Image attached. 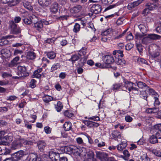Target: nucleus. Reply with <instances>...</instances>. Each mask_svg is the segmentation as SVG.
<instances>
[{
    "label": "nucleus",
    "instance_id": "nucleus-29",
    "mask_svg": "<svg viewBox=\"0 0 161 161\" xmlns=\"http://www.w3.org/2000/svg\"><path fill=\"white\" fill-rule=\"evenodd\" d=\"M58 9V4L56 2L54 3L51 6L50 10L52 12L55 13L57 12Z\"/></svg>",
    "mask_w": 161,
    "mask_h": 161
},
{
    "label": "nucleus",
    "instance_id": "nucleus-25",
    "mask_svg": "<svg viewBox=\"0 0 161 161\" xmlns=\"http://www.w3.org/2000/svg\"><path fill=\"white\" fill-rule=\"evenodd\" d=\"M127 145L126 141L122 142L117 146V148L118 151H122L126 147Z\"/></svg>",
    "mask_w": 161,
    "mask_h": 161
},
{
    "label": "nucleus",
    "instance_id": "nucleus-49",
    "mask_svg": "<svg viewBox=\"0 0 161 161\" xmlns=\"http://www.w3.org/2000/svg\"><path fill=\"white\" fill-rule=\"evenodd\" d=\"M64 115L65 116L69 118H71L73 116V114L70 111L66 110L64 112Z\"/></svg>",
    "mask_w": 161,
    "mask_h": 161
},
{
    "label": "nucleus",
    "instance_id": "nucleus-3",
    "mask_svg": "<svg viewBox=\"0 0 161 161\" xmlns=\"http://www.w3.org/2000/svg\"><path fill=\"white\" fill-rule=\"evenodd\" d=\"M18 75L19 77H15V78L25 77L28 76L29 74L26 71V68L25 66H19L18 67Z\"/></svg>",
    "mask_w": 161,
    "mask_h": 161
},
{
    "label": "nucleus",
    "instance_id": "nucleus-24",
    "mask_svg": "<svg viewBox=\"0 0 161 161\" xmlns=\"http://www.w3.org/2000/svg\"><path fill=\"white\" fill-rule=\"evenodd\" d=\"M94 155L93 152L90 151L88 153L85 161H96V159L94 158Z\"/></svg>",
    "mask_w": 161,
    "mask_h": 161
},
{
    "label": "nucleus",
    "instance_id": "nucleus-39",
    "mask_svg": "<svg viewBox=\"0 0 161 161\" xmlns=\"http://www.w3.org/2000/svg\"><path fill=\"white\" fill-rule=\"evenodd\" d=\"M81 58L79 54H75L73 55L69 60H71L73 63L75 62Z\"/></svg>",
    "mask_w": 161,
    "mask_h": 161
},
{
    "label": "nucleus",
    "instance_id": "nucleus-19",
    "mask_svg": "<svg viewBox=\"0 0 161 161\" xmlns=\"http://www.w3.org/2000/svg\"><path fill=\"white\" fill-rule=\"evenodd\" d=\"M149 89H152L148 87H147V88H146V90L142 92L140 94V97L142 98L147 100V98L148 97V94L147 93V92L149 93V94H151L149 93V91L148 90Z\"/></svg>",
    "mask_w": 161,
    "mask_h": 161
},
{
    "label": "nucleus",
    "instance_id": "nucleus-6",
    "mask_svg": "<svg viewBox=\"0 0 161 161\" xmlns=\"http://www.w3.org/2000/svg\"><path fill=\"white\" fill-rule=\"evenodd\" d=\"M147 8L144 9L143 14H147L149 12V10H152L154 9L157 7L158 6V3L153 4L152 3H147L146 5Z\"/></svg>",
    "mask_w": 161,
    "mask_h": 161
},
{
    "label": "nucleus",
    "instance_id": "nucleus-55",
    "mask_svg": "<svg viewBox=\"0 0 161 161\" xmlns=\"http://www.w3.org/2000/svg\"><path fill=\"white\" fill-rule=\"evenodd\" d=\"M134 45L131 43H128L125 46V49L127 50H130L133 47Z\"/></svg>",
    "mask_w": 161,
    "mask_h": 161
},
{
    "label": "nucleus",
    "instance_id": "nucleus-9",
    "mask_svg": "<svg viewBox=\"0 0 161 161\" xmlns=\"http://www.w3.org/2000/svg\"><path fill=\"white\" fill-rule=\"evenodd\" d=\"M24 22L26 24H30L31 22H35L38 20L37 17L35 15L32 14L30 17L22 19Z\"/></svg>",
    "mask_w": 161,
    "mask_h": 161
},
{
    "label": "nucleus",
    "instance_id": "nucleus-20",
    "mask_svg": "<svg viewBox=\"0 0 161 161\" xmlns=\"http://www.w3.org/2000/svg\"><path fill=\"white\" fill-rule=\"evenodd\" d=\"M34 24V27L36 29L40 32L42 29L43 25L41 20L37 21V20L35 22H33Z\"/></svg>",
    "mask_w": 161,
    "mask_h": 161
},
{
    "label": "nucleus",
    "instance_id": "nucleus-40",
    "mask_svg": "<svg viewBox=\"0 0 161 161\" xmlns=\"http://www.w3.org/2000/svg\"><path fill=\"white\" fill-rule=\"evenodd\" d=\"M150 142L152 144H155L158 142V138L154 135L152 136L149 139Z\"/></svg>",
    "mask_w": 161,
    "mask_h": 161
},
{
    "label": "nucleus",
    "instance_id": "nucleus-10",
    "mask_svg": "<svg viewBox=\"0 0 161 161\" xmlns=\"http://www.w3.org/2000/svg\"><path fill=\"white\" fill-rule=\"evenodd\" d=\"M148 91H149V93L151 94L153 96L154 99V104L155 106L158 105L160 104V102L158 100V95L153 89H149Z\"/></svg>",
    "mask_w": 161,
    "mask_h": 161
},
{
    "label": "nucleus",
    "instance_id": "nucleus-5",
    "mask_svg": "<svg viewBox=\"0 0 161 161\" xmlns=\"http://www.w3.org/2000/svg\"><path fill=\"white\" fill-rule=\"evenodd\" d=\"M134 86H136V85L127 80L125 89L128 90L129 92L134 91L136 94L138 93L139 92L138 89L135 87Z\"/></svg>",
    "mask_w": 161,
    "mask_h": 161
},
{
    "label": "nucleus",
    "instance_id": "nucleus-52",
    "mask_svg": "<svg viewBox=\"0 0 161 161\" xmlns=\"http://www.w3.org/2000/svg\"><path fill=\"white\" fill-rule=\"evenodd\" d=\"M147 156V154L144 153L142 155H139L137 156L138 161H143V160L146 158Z\"/></svg>",
    "mask_w": 161,
    "mask_h": 161
},
{
    "label": "nucleus",
    "instance_id": "nucleus-16",
    "mask_svg": "<svg viewBox=\"0 0 161 161\" xmlns=\"http://www.w3.org/2000/svg\"><path fill=\"white\" fill-rule=\"evenodd\" d=\"M102 10L99 4H94L91 8V10L93 13L97 14L100 13Z\"/></svg>",
    "mask_w": 161,
    "mask_h": 161
},
{
    "label": "nucleus",
    "instance_id": "nucleus-22",
    "mask_svg": "<svg viewBox=\"0 0 161 161\" xmlns=\"http://www.w3.org/2000/svg\"><path fill=\"white\" fill-rule=\"evenodd\" d=\"M38 3L41 6L46 7L51 3V0H39Z\"/></svg>",
    "mask_w": 161,
    "mask_h": 161
},
{
    "label": "nucleus",
    "instance_id": "nucleus-37",
    "mask_svg": "<svg viewBox=\"0 0 161 161\" xmlns=\"http://www.w3.org/2000/svg\"><path fill=\"white\" fill-rule=\"evenodd\" d=\"M87 53V48L86 47H83L79 51L78 54L80 56V57H81V56L82 55L85 56L86 55Z\"/></svg>",
    "mask_w": 161,
    "mask_h": 161
},
{
    "label": "nucleus",
    "instance_id": "nucleus-48",
    "mask_svg": "<svg viewBox=\"0 0 161 161\" xmlns=\"http://www.w3.org/2000/svg\"><path fill=\"white\" fill-rule=\"evenodd\" d=\"M84 123L89 127H92L93 126V121L87 120H84Z\"/></svg>",
    "mask_w": 161,
    "mask_h": 161
},
{
    "label": "nucleus",
    "instance_id": "nucleus-60",
    "mask_svg": "<svg viewBox=\"0 0 161 161\" xmlns=\"http://www.w3.org/2000/svg\"><path fill=\"white\" fill-rule=\"evenodd\" d=\"M24 44V42H23L21 41L20 43H15L13 44L12 45L13 47H20Z\"/></svg>",
    "mask_w": 161,
    "mask_h": 161
},
{
    "label": "nucleus",
    "instance_id": "nucleus-41",
    "mask_svg": "<svg viewBox=\"0 0 161 161\" xmlns=\"http://www.w3.org/2000/svg\"><path fill=\"white\" fill-rule=\"evenodd\" d=\"M47 57L51 59H53L56 56V53L53 51L47 52Z\"/></svg>",
    "mask_w": 161,
    "mask_h": 161
},
{
    "label": "nucleus",
    "instance_id": "nucleus-30",
    "mask_svg": "<svg viewBox=\"0 0 161 161\" xmlns=\"http://www.w3.org/2000/svg\"><path fill=\"white\" fill-rule=\"evenodd\" d=\"M20 146V142L19 140L14 141L11 145V148L12 149H16L19 148Z\"/></svg>",
    "mask_w": 161,
    "mask_h": 161
},
{
    "label": "nucleus",
    "instance_id": "nucleus-26",
    "mask_svg": "<svg viewBox=\"0 0 161 161\" xmlns=\"http://www.w3.org/2000/svg\"><path fill=\"white\" fill-rule=\"evenodd\" d=\"M160 50L158 49H156L155 50L151 52L149 51V54L152 57L155 58L159 56L160 54Z\"/></svg>",
    "mask_w": 161,
    "mask_h": 161
},
{
    "label": "nucleus",
    "instance_id": "nucleus-12",
    "mask_svg": "<svg viewBox=\"0 0 161 161\" xmlns=\"http://www.w3.org/2000/svg\"><path fill=\"white\" fill-rule=\"evenodd\" d=\"M14 37V36L12 35L6 36L3 37L0 39V46L7 44L9 42V41L7 40V39H10Z\"/></svg>",
    "mask_w": 161,
    "mask_h": 161
},
{
    "label": "nucleus",
    "instance_id": "nucleus-56",
    "mask_svg": "<svg viewBox=\"0 0 161 161\" xmlns=\"http://www.w3.org/2000/svg\"><path fill=\"white\" fill-rule=\"evenodd\" d=\"M89 119L93 120L95 121H98L100 120L99 117L98 116H94L89 117L88 118Z\"/></svg>",
    "mask_w": 161,
    "mask_h": 161
},
{
    "label": "nucleus",
    "instance_id": "nucleus-21",
    "mask_svg": "<svg viewBox=\"0 0 161 161\" xmlns=\"http://www.w3.org/2000/svg\"><path fill=\"white\" fill-rule=\"evenodd\" d=\"M2 56L5 58H8L10 56L9 51L7 48H3L1 50Z\"/></svg>",
    "mask_w": 161,
    "mask_h": 161
},
{
    "label": "nucleus",
    "instance_id": "nucleus-58",
    "mask_svg": "<svg viewBox=\"0 0 161 161\" xmlns=\"http://www.w3.org/2000/svg\"><path fill=\"white\" fill-rule=\"evenodd\" d=\"M23 53V52L22 50L18 49H15L14 52V55L17 56L18 54H21Z\"/></svg>",
    "mask_w": 161,
    "mask_h": 161
},
{
    "label": "nucleus",
    "instance_id": "nucleus-28",
    "mask_svg": "<svg viewBox=\"0 0 161 161\" xmlns=\"http://www.w3.org/2000/svg\"><path fill=\"white\" fill-rule=\"evenodd\" d=\"M46 143L44 142L40 141L37 142V146L40 151H42L46 146Z\"/></svg>",
    "mask_w": 161,
    "mask_h": 161
},
{
    "label": "nucleus",
    "instance_id": "nucleus-59",
    "mask_svg": "<svg viewBox=\"0 0 161 161\" xmlns=\"http://www.w3.org/2000/svg\"><path fill=\"white\" fill-rule=\"evenodd\" d=\"M31 15L29 13L27 12H24L23 14L22 15V19L24 18H26L30 17V15Z\"/></svg>",
    "mask_w": 161,
    "mask_h": 161
},
{
    "label": "nucleus",
    "instance_id": "nucleus-23",
    "mask_svg": "<svg viewBox=\"0 0 161 161\" xmlns=\"http://www.w3.org/2000/svg\"><path fill=\"white\" fill-rule=\"evenodd\" d=\"M19 60V57L16 56L9 63V66L10 67L16 66L18 64V62Z\"/></svg>",
    "mask_w": 161,
    "mask_h": 161
},
{
    "label": "nucleus",
    "instance_id": "nucleus-17",
    "mask_svg": "<svg viewBox=\"0 0 161 161\" xmlns=\"http://www.w3.org/2000/svg\"><path fill=\"white\" fill-rule=\"evenodd\" d=\"M59 154L58 153L54 152L52 151H50L49 154V158L53 161H56L58 160Z\"/></svg>",
    "mask_w": 161,
    "mask_h": 161
},
{
    "label": "nucleus",
    "instance_id": "nucleus-8",
    "mask_svg": "<svg viewBox=\"0 0 161 161\" xmlns=\"http://www.w3.org/2000/svg\"><path fill=\"white\" fill-rule=\"evenodd\" d=\"M135 36L136 38L137 39H141L142 38V42L143 44H147L152 42L147 35L146 36L143 37V35L139 33H136Z\"/></svg>",
    "mask_w": 161,
    "mask_h": 161
},
{
    "label": "nucleus",
    "instance_id": "nucleus-46",
    "mask_svg": "<svg viewBox=\"0 0 161 161\" xmlns=\"http://www.w3.org/2000/svg\"><path fill=\"white\" fill-rule=\"evenodd\" d=\"M66 12L67 14H68V15H62L60 16L59 17V19L60 20H64V19H67L68 17L71 16V15L69 13V10H66Z\"/></svg>",
    "mask_w": 161,
    "mask_h": 161
},
{
    "label": "nucleus",
    "instance_id": "nucleus-35",
    "mask_svg": "<svg viewBox=\"0 0 161 161\" xmlns=\"http://www.w3.org/2000/svg\"><path fill=\"white\" fill-rule=\"evenodd\" d=\"M61 67V66L60 64L58 63L54 64L52 65L51 67V71L52 72L58 69H60Z\"/></svg>",
    "mask_w": 161,
    "mask_h": 161
},
{
    "label": "nucleus",
    "instance_id": "nucleus-7",
    "mask_svg": "<svg viewBox=\"0 0 161 161\" xmlns=\"http://www.w3.org/2000/svg\"><path fill=\"white\" fill-rule=\"evenodd\" d=\"M127 80L123 78V81L120 83L115 84L113 86V89L114 91L121 90L123 88H126Z\"/></svg>",
    "mask_w": 161,
    "mask_h": 161
},
{
    "label": "nucleus",
    "instance_id": "nucleus-31",
    "mask_svg": "<svg viewBox=\"0 0 161 161\" xmlns=\"http://www.w3.org/2000/svg\"><path fill=\"white\" fill-rule=\"evenodd\" d=\"M36 57V54L34 52L29 51L27 53L26 58L27 59L33 60Z\"/></svg>",
    "mask_w": 161,
    "mask_h": 161
},
{
    "label": "nucleus",
    "instance_id": "nucleus-1",
    "mask_svg": "<svg viewBox=\"0 0 161 161\" xmlns=\"http://www.w3.org/2000/svg\"><path fill=\"white\" fill-rule=\"evenodd\" d=\"M123 52L121 50H115L113 51V54L114 55L115 59L111 55H106L103 57V60L106 64H110L114 61L118 65H123L125 61L120 59L123 56Z\"/></svg>",
    "mask_w": 161,
    "mask_h": 161
},
{
    "label": "nucleus",
    "instance_id": "nucleus-13",
    "mask_svg": "<svg viewBox=\"0 0 161 161\" xmlns=\"http://www.w3.org/2000/svg\"><path fill=\"white\" fill-rule=\"evenodd\" d=\"M82 6L80 5H77L70 8L69 11L71 16L74 14L79 12L82 9Z\"/></svg>",
    "mask_w": 161,
    "mask_h": 161
},
{
    "label": "nucleus",
    "instance_id": "nucleus-62",
    "mask_svg": "<svg viewBox=\"0 0 161 161\" xmlns=\"http://www.w3.org/2000/svg\"><path fill=\"white\" fill-rule=\"evenodd\" d=\"M114 0H102L103 4H110L113 2Z\"/></svg>",
    "mask_w": 161,
    "mask_h": 161
},
{
    "label": "nucleus",
    "instance_id": "nucleus-57",
    "mask_svg": "<svg viewBox=\"0 0 161 161\" xmlns=\"http://www.w3.org/2000/svg\"><path fill=\"white\" fill-rule=\"evenodd\" d=\"M125 120L127 122H130L132 121L133 118L130 115H127L125 116Z\"/></svg>",
    "mask_w": 161,
    "mask_h": 161
},
{
    "label": "nucleus",
    "instance_id": "nucleus-33",
    "mask_svg": "<svg viewBox=\"0 0 161 161\" xmlns=\"http://www.w3.org/2000/svg\"><path fill=\"white\" fill-rule=\"evenodd\" d=\"M112 136L116 140H117L118 139H120L121 136L120 133L117 130L113 131Z\"/></svg>",
    "mask_w": 161,
    "mask_h": 161
},
{
    "label": "nucleus",
    "instance_id": "nucleus-44",
    "mask_svg": "<svg viewBox=\"0 0 161 161\" xmlns=\"http://www.w3.org/2000/svg\"><path fill=\"white\" fill-rule=\"evenodd\" d=\"M152 153L156 156L161 158V150L153 149L152 150Z\"/></svg>",
    "mask_w": 161,
    "mask_h": 161
},
{
    "label": "nucleus",
    "instance_id": "nucleus-61",
    "mask_svg": "<svg viewBox=\"0 0 161 161\" xmlns=\"http://www.w3.org/2000/svg\"><path fill=\"white\" fill-rule=\"evenodd\" d=\"M45 132L47 134H50L51 132V129L48 126H46L44 128Z\"/></svg>",
    "mask_w": 161,
    "mask_h": 161
},
{
    "label": "nucleus",
    "instance_id": "nucleus-27",
    "mask_svg": "<svg viewBox=\"0 0 161 161\" xmlns=\"http://www.w3.org/2000/svg\"><path fill=\"white\" fill-rule=\"evenodd\" d=\"M42 69L41 68H38L37 70L35 71L33 74L32 75L34 78L35 77L37 78H40L42 76L41 72L42 71Z\"/></svg>",
    "mask_w": 161,
    "mask_h": 161
},
{
    "label": "nucleus",
    "instance_id": "nucleus-64",
    "mask_svg": "<svg viewBox=\"0 0 161 161\" xmlns=\"http://www.w3.org/2000/svg\"><path fill=\"white\" fill-rule=\"evenodd\" d=\"M155 135L156 136L158 139H161V130H158L156 132Z\"/></svg>",
    "mask_w": 161,
    "mask_h": 161
},
{
    "label": "nucleus",
    "instance_id": "nucleus-54",
    "mask_svg": "<svg viewBox=\"0 0 161 161\" xmlns=\"http://www.w3.org/2000/svg\"><path fill=\"white\" fill-rule=\"evenodd\" d=\"M136 46L137 49L140 53H141L142 52V45L140 43H136Z\"/></svg>",
    "mask_w": 161,
    "mask_h": 161
},
{
    "label": "nucleus",
    "instance_id": "nucleus-45",
    "mask_svg": "<svg viewBox=\"0 0 161 161\" xmlns=\"http://www.w3.org/2000/svg\"><path fill=\"white\" fill-rule=\"evenodd\" d=\"M80 25L78 23H76L74 26L73 31L74 32L77 33L80 29Z\"/></svg>",
    "mask_w": 161,
    "mask_h": 161
},
{
    "label": "nucleus",
    "instance_id": "nucleus-51",
    "mask_svg": "<svg viewBox=\"0 0 161 161\" xmlns=\"http://www.w3.org/2000/svg\"><path fill=\"white\" fill-rule=\"evenodd\" d=\"M17 98V97L15 96L12 95L6 97V99L8 101H12L15 100Z\"/></svg>",
    "mask_w": 161,
    "mask_h": 161
},
{
    "label": "nucleus",
    "instance_id": "nucleus-32",
    "mask_svg": "<svg viewBox=\"0 0 161 161\" xmlns=\"http://www.w3.org/2000/svg\"><path fill=\"white\" fill-rule=\"evenodd\" d=\"M151 41L152 42L153 40H156L160 39L161 36L155 34H150L147 35Z\"/></svg>",
    "mask_w": 161,
    "mask_h": 161
},
{
    "label": "nucleus",
    "instance_id": "nucleus-38",
    "mask_svg": "<svg viewBox=\"0 0 161 161\" xmlns=\"http://www.w3.org/2000/svg\"><path fill=\"white\" fill-rule=\"evenodd\" d=\"M63 108L62 103L60 101H58L56 105H55V108L57 111L59 112Z\"/></svg>",
    "mask_w": 161,
    "mask_h": 161
},
{
    "label": "nucleus",
    "instance_id": "nucleus-50",
    "mask_svg": "<svg viewBox=\"0 0 161 161\" xmlns=\"http://www.w3.org/2000/svg\"><path fill=\"white\" fill-rule=\"evenodd\" d=\"M137 61L140 64H147V61L142 58H138L137 59Z\"/></svg>",
    "mask_w": 161,
    "mask_h": 161
},
{
    "label": "nucleus",
    "instance_id": "nucleus-14",
    "mask_svg": "<svg viewBox=\"0 0 161 161\" xmlns=\"http://www.w3.org/2000/svg\"><path fill=\"white\" fill-rule=\"evenodd\" d=\"M21 0H1L3 3H8L10 6H13L18 4Z\"/></svg>",
    "mask_w": 161,
    "mask_h": 161
},
{
    "label": "nucleus",
    "instance_id": "nucleus-4",
    "mask_svg": "<svg viewBox=\"0 0 161 161\" xmlns=\"http://www.w3.org/2000/svg\"><path fill=\"white\" fill-rule=\"evenodd\" d=\"M66 150L68 152L70 153H73L75 155H83L80 152V148L77 147L72 146L69 147H67L66 148Z\"/></svg>",
    "mask_w": 161,
    "mask_h": 161
},
{
    "label": "nucleus",
    "instance_id": "nucleus-43",
    "mask_svg": "<svg viewBox=\"0 0 161 161\" xmlns=\"http://www.w3.org/2000/svg\"><path fill=\"white\" fill-rule=\"evenodd\" d=\"M53 97L48 95H45L43 97L42 99L44 102L46 103H48L53 100Z\"/></svg>",
    "mask_w": 161,
    "mask_h": 161
},
{
    "label": "nucleus",
    "instance_id": "nucleus-42",
    "mask_svg": "<svg viewBox=\"0 0 161 161\" xmlns=\"http://www.w3.org/2000/svg\"><path fill=\"white\" fill-rule=\"evenodd\" d=\"M23 3V5L25 8L29 10H32V8L29 2L25 1H24Z\"/></svg>",
    "mask_w": 161,
    "mask_h": 161
},
{
    "label": "nucleus",
    "instance_id": "nucleus-11",
    "mask_svg": "<svg viewBox=\"0 0 161 161\" xmlns=\"http://www.w3.org/2000/svg\"><path fill=\"white\" fill-rule=\"evenodd\" d=\"M10 25L12 29V31L13 34H17L20 33L21 30L20 28L18 27L17 25L13 21H12Z\"/></svg>",
    "mask_w": 161,
    "mask_h": 161
},
{
    "label": "nucleus",
    "instance_id": "nucleus-15",
    "mask_svg": "<svg viewBox=\"0 0 161 161\" xmlns=\"http://www.w3.org/2000/svg\"><path fill=\"white\" fill-rule=\"evenodd\" d=\"M96 154L97 158L101 161H104L107 159V155L104 152L97 151L96 152Z\"/></svg>",
    "mask_w": 161,
    "mask_h": 161
},
{
    "label": "nucleus",
    "instance_id": "nucleus-2",
    "mask_svg": "<svg viewBox=\"0 0 161 161\" xmlns=\"http://www.w3.org/2000/svg\"><path fill=\"white\" fill-rule=\"evenodd\" d=\"M26 155L24 151L20 150L11 155L12 159L13 161H19L24 155Z\"/></svg>",
    "mask_w": 161,
    "mask_h": 161
},
{
    "label": "nucleus",
    "instance_id": "nucleus-53",
    "mask_svg": "<svg viewBox=\"0 0 161 161\" xmlns=\"http://www.w3.org/2000/svg\"><path fill=\"white\" fill-rule=\"evenodd\" d=\"M36 81L34 79H32L30 82V86L32 88H34L36 86Z\"/></svg>",
    "mask_w": 161,
    "mask_h": 161
},
{
    "label": "nucleus",
    "instance_id": "nucleus-18",
    "mask_svg": "<svg viewBox=\"0 0 161 161\" xmlns=\"http://www.w3.org/2000/svg\"><path fill=\"white\" fill-rule=\"evenodd\" d=\"M37 155L36 153H30L27 157L26 160L28 161H36Z\"/></svg>",
    "mask_w": 161,
    "mask_h": 161
},
{
    "label": "nucleus",
    "instance_id": "nucleus-34",
    "mask_svg": "<svg viewBox=\"0 0 161 161\" xmlns=\"http://www.w3.org/2000/svg\"><path fill=\"white\" fill-rule=\"evenodd\" d=\"M72 127L71 123L70 122H65L64 125V128L65 130L68 131L70 130Z\"/></svg>",
    "mask_w": 161,
    "mask_h": 161
},
{
    "label": "nucleus",
    "instance_id": "nucleus-36",
    "mask_svg": "<svg viewBox=\"0 0 161 161\" xmlns=\"http://www.w3.org/2000/svg\"><path fill=\"white\" fill-rule=\"evenodd\" d=\"M13 136L12 133H9L7 135L4 137V138L8 142L12 141L13 140Z\"/></svg>",
    "mask_w": 161,
    "mask_h": 161
},
{
    "label": "nucleus",
    "instance_id": "nucleus-47",
    "mask_svg": "<svg viewBox=\"0 0 161 161\" xmlns=\"http://www.w3.org/2000/svg\"><path fill=\"white\" fill-rule=\"evenodd\" d=\"M137 85L138 87L141 89H143L145 87H146V88H147V87H148L147 86L145 83L141 81L138 82L137 83Z\"/></svg>",
    "mask_w": 161,
    "mask_h": 161
},
{
    "label": "nucleus",
    "instance_id": "nucleus-63",
    "mask_svg": "<svg viewBox=\"0 0 161 161\" xmlns=\"http://www.w3.org/2000/svg\"><path fill=\"white\" fill-rule=\"evenodd\" d=\"M111 31L110 30H107L102 33V35L105 36L108 35L110 33Z\"/></svg>",
    "mask_w": 161,
    "mask_h": 161
}]
</instances>
